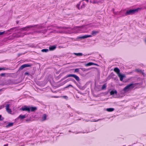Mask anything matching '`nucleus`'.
<instances>
[{
  "label": "nucleus",
  "mask_w": 146,
  "mask_h": 146,
  "mask_svg": "<svg viewBox=\"0 0 146 146\" xmlns=\"http://www.w3.org/2000/svg\"><path fill=\"white\" fill-rule=\"evenodd\" d=\"M41 51L42 52H47L48 51V49H44L42 50Z\"/></svg>",
  "instance_id": "obj_25"
},
{
  "label": "nucleus",
  "mask_w": 146,
  "mask_h": 146,
  "mask_svg": "<svg viewBox=\"0 0 146 146\" xmlns=\"http://www.w3.org/2000/svg\"><path fill=\"white\" fill-rule=\"evenodd\" d=\"M72 77L74 78L78 82L80 81L79 78L77 75L74 74H69L64 77L63 80L65 79L68 77Z\"/></svg>",
  "instance_id": "obj_2"
},
{
  "label": "nucleus",
  "mask_w": 146,
  "mask_h": 146,
  "mask_svg": "<svg viewBox=\"0 0 146 146\" xmlns=\"http://www.w3.org/2000/svg\"><path fill=\"white\" fill-rule=\"evenodd\" d=\"M92 35H84L79 37V38L80 39H84L88 37H92Z\"/></svg>",
  "instance_id": "obj_10"
},
{
  "label": "nucleus",
  "mask_w": 146,
  "mask_h": 146,
  "mask_svg": "<svg viewBox=\"0 0 146 146\" xmlns=\"http://www.w3.org/2000/svg\"><path fill=\"white\" fill-rule=\"evenodd\" d=\"M26 120L27 121H31V119H26Z\"/></svg>",
  "instance_id": "obj_36"
},
{
  "label": "nucleus",
  "mask_w": 146,
  "mask_h": 146,
  "mask_svg": "<svg viewBox=\"0 0 146 146\" xmlns=\"http://www.w3.org/2000/svg\"><path fill=\"white\" fill-rule=\"evenodd\" d=\"M5 75V74L3 73L1 74V76H4Z\"/></svg>",
  "instance_id": "obj_34"
},
{
  "label": "nucleus",
  "mask_w": 146,
  "mask_h": 146,
  "mask_svg": "<svg viewBox=\"0 0 146 146\" xmlns=\"http://www.w3.org/2000/svg\"><path fill=\"white\" fill-rule=\"evenodd\" d=\"M92 65H98L97 64H95V63H92V62H89L87 64H86L85 65V66H90Z\"/></svg>",
  "instance_id": "obj_12"
},
{
  "label": "nucleus",
  "mask_w": 146,
  "mask_h": 146,
  "mask_svg": "<svg viewBox=\"0 0 146 146\" xmlns=\"http://www.w3.org/2000/svg\"><path fill=\"white\" fill-rule=\"evenodd\" d=\"M99 33L98 31H93L92 32V34L93 35H96Z\"/></svg>",
  "instance_id": "obj_21"
},
{
  "label": "nucleus",
  "mask_w": 146,
  "mask_h": 146,
  "mask_svg": "<svg viewBox=\"0 0 146 146\" xmlns=\"http://www.w3.org/2000/svg\"><path fill=\"white\" fill-rule=\"evenodd\" d=\"M25 75H29V73L28 72H25Z\"/></svg>",
  "instance_id": "obj_35"
},
{
  "label": "nucleus",
  "mask_w": 146,
  "mask_h": 146,
  "mask_svg": "<svg viewBox=\"0 0 146 146\" xmlns=\"http://www.w3.org/2000/svg\"><path fill=\"white\" fill-rule=\"evenodd\" d=\"M100 1H98V2H97V1H92V0H91L90 1V3H93L94 4H96V3H99V2H100Z\"/></svg>",
  "instance_id": "obj_23"
},
{
  "label": "nucleus",
  "mask_w": 146,
  "mask_h": 146,
  "mask_svg": "<svg viewBox=\"0 0 146 146\" xmlns=\"http://www.w3.org/2000/svg\"><path fill=\"white\" fill-rule=\"evenodd\" d=\"M56 48V46L54 45L51 46H49V48L50 50H53L55 49Z\"/></svg>",
  "instance_id": "obj_13"
},
{
  "label": "nucleus",
  "mask_w": 146,
  "mask_h": 146,
  "mask_svg": "<svg viewBox=\"0 0 146 146\" xmlns=\"http://www.w3.org/2000/svg\"><path fill=\"white\" fill-rule=\"evenodd\" d=\"M85 5L84 3L83 4V5L81 6L80 9H81L82 8H83L84 7Z\"/></svg>",
  "instance_id": "obj_30"
},
{
  "label": "nucleus",
  "mask_w": 146,
  "mask_h": 146,
  "mask_svg": "<svg viewBox=\"0 0 146 146\" xmlns=\"http://www.w3.org/2000/svg\"><path fill=\"white\" fill-rule=\"evenodd\" d=\"M68 87H69V86H66V87H65V88H68Z\"/></svg>",
  "instance_id": "obj_44"
},
{
  "label": "nucleus",
  "mask_w": 146,
  "mask_h": 146,
  "mask_svg": "<svg viewBox=\"0 0 146 146\" xmlns=\"http://www.w3.org/2000/svg\"><path fill=\"white\" fill-rule=\"evenodd\" d=\"M26 117V116L25 115H21L19 116V117H18V118H20L21 119H23Z\"/></svg>",
  "instance_id": "obj_15"
},
{
  "label": "nucleus",
  "mask_w": 146,
  "mask_h": 146,
  "mask_svg": "<svg viewBox=\"0 0 146 146\" xmlns=\"http://www.w3.org/2000/svg\"><path fill=\"white\" fill-rule=\"evenodd\" d=\"M29 109L30 111H31L32 112L35 111L37 110V108L36 107H29Z\"/></svg>",
  "instance_id": "obj_9"
},
{
  "label": "nucleus",
  "mask_w": 146,
  "mask_h": 146,
  "mask_svg": "<svg viewBox=\"0 0 146 146\" xmlns=\"http://www.w3.org/2000/svg\"><path fill=\"white\" fill-rule=\"evenodd\" d=\"M31 65L29 64H25L21 66L19 68V70H22L24 68L27 67H30Z\"/></svg>",
  "instance_id": "obj_6"
},
{
  "label": "nucleus",
  "mask_w": 146,
  "mask_h": 146,
  "mask_svg": "<svg viewBox=\"0 0 146 146\" xmlns=\"http://www.w3.org/2000/svg\"><path fill=\"white\" fill-rule=\"evenodd\" d=\"M72 81L74 82L77 85V86L79 87V85H78V84L74 80V79H72Z\"/></svg>",
  "instance_id": "obj_27"
},
{
  "label": "nucleus",
  "mask_w": 146,
  "mask_h": 146,
  "mask_svg": "<svg viewBox=\"0 0 146 146\" xmlns=\"http://www.w3.org/2000/svg\"><path fill=\"white\" fill-rule=\"evenodd\" d=\"M20 110L23 111H26L28 112H30L29 107H28L27 106H25L23 107L20 108Z\"/></svg>",
  "instance_id": "obj_5"
},
{
  "label": "nucleus",
  "mask_w": 146,
  "mask_h": 146,
  "mask_svg": "<svg viewBox=\"0 0 146 146\" xmlns=\"http://www.w3.org/2000/svg\"><path fill=\"white\" fill-rule=\"evenodd\" d=\"M37 26V25H29L25 27H24L21 28L20 29V30L21 31H28L29 30V29L32 28H35Z\"/></svg>",
  "instance_id": "obj_4"
},
{
  "label": "nucleus",
  "mask_w": 146,
  "mask_h": 146,
  "mask_svg": "<svg viewBox=\"0 0 146 146\" xmlns=\"http://www.w3.org/2000/svg\"><path fill=\"white\" fill-rule=\"evenodd\" d=\"M80 69H81L82 70L85 71H88L89 70H90V69H86L84 68H80Z\"/></svg>",
  "instance_id": "obj_20"
},
{
  "label": "nucleus",
  "mask_w": 146,
  "mask_h": 146,
  "mask_svg": "<svg viewBox=\"0 0 146 146\" xmlns=\"http://www.w3.org/2000/svg\"><path fill=\"white\" fill-rule=\"evenodd\" d=\"M63 97L65 98H68V97L67 96H63Z\"/></svg>",
  "instance_id": "obj_39"
},
{
  "label": "nucleus",
  "mask_w": 146,
  "mask_h": 146,
  "mask_svg": "<svg viewBox=\"0 0 146 146\" xmlns=\"http://www.w3.org/2000/svg\"><path fill=\"white\" fill-rule=\"evenodd\" d=\"M137 84V83H131L125 86L123 90L125 92H128L132 89Z\"/></svg>",
  "instance_id": "obj_1"
},
{
  "label": "nucleus",
  "mask_w": 146,
  "mask_h": 146,
  "mask_svg": "<svg viewBox=\"0 0 146 146\" xmlns=\"http://www.w3.org/2000/svg\"><path fill=\"white\" fill-rule=\"evenodd\" d=\"M135 71L138 72H140L141 73H143V72H142L141 70L139 69H136L135 70Z\"/></svg>",
  "instance_id": "obj_24"
},
{
  "label": "nucleus",
  "mask_w": 146,
  "mask_h": 146,
  "mask_svg": "<svg viewBox=\"0 0 146 146\" xmlns=\"http://www.w3.org/2000/svg\"><path fill=\"white\" fill-rule=\"evenodd\" d=\"M6 69L4 68H0V70H5Z\"/></svg>",
  "instance_id": "obj_32"
},
{
  "label": "nucleus",
  "mask_w": 146,
  "mask_h": 146,
  "mask_svg": "<svg viewBox=\"0 0 146 146\" xmlns=\"http://www.w3.org/2000/svg\"><path fill=\"white\" fill-rule=\"evenodd\" d=\"M68 87H69V86H66V87H65V88H68Z\"/></svg>",
  "instance_id": "obj_43"
},
{
  "label": "nucleus",
  "mask_w": 146,
  "mask_h": 146,
  "mask_svg": "<svg viewBox=\"0 0 146 146\" xmlns=\"http://www.w3.org/2000/svg\"><path fill=\"white\" fill-rule=\"evenodd\" d=\"M117 92L116 90H112L110 92V94L111 95H113L115 94H117Z\"/></svg>",
  "instance_id": "obj_14"
},
{
  "label": "nucleus",
  "mask_w": 146,
  "mask_h": 146,
  "mask_svg": "<svg viewBox=\"0 0 146 146\" xmlns=\"http://www.w3.org/2000/svg\"><path fill=\"white\" fill-rule=\"evenodd\" d=\"M19 22V21H17V22H16L17 23V24H18Z\"/></svg>",
  "instance_id": "obj_42"
},
{
  "label": "nucleus",
  "mask_w": 146,
  "mask_h": 146,
  "mask_svg": "<svg viewBox=\"0 0 146 146\" xmlns=\"http://www.w3.org/2000/svg\"><path fill=\"white\" fill-rule=\"evenodd\" d=\"M2 90V89H0V92L1 91V90Z\"/></svg>",
  "instance_id": "obj_45"
},
{
  "label": "nucleus",
  "mask_w": 146,
  "mask_h": 146,
  "mask_svg": "<svg viewBox=\"0 0 146 146\" xmlns=\"http://www.w3.org/2000/svg\"><path fill=\"white\" fill-rule=\"evenodd\" d=\"M101 119H98V120H96V121H93V122H97L98 121H99V120H101Z\"/></svg>",
  "instance_id": "obj_37"
},
{
  "label": "nucleus",
  "mask_w": 146,
  "mask_h": 146,
  "mask_svg": "<svg viewBox=\"0 0 146 146\" xmlns=\"http://www.w3.org/2000/svg\"><path fill=\"white\" fill-rule=\"evenodd\" d=\"M118 76L120 80L121 81H122L123 80V78H125V75H122V74H121L120 73L118 75Z\"/></svg>",
  "instance_id": "obj_8"
},
{
  "label": "nucleus",
  "mask_w": 146,
  "mask_h": 146,
  "mask_svg": "<svg viewBox=\"0 0 146 146\" xmlns=\"http://www.w3.org/2000/svg\"><path fill=\"white\" fill-rule=\"evenodd\" d=\"M69 80H69V79H68L66 80V81L67 82L69 81Z\"/></svg>",
  "instance_id": "obj_40"
},
{
  "label": "nucleus",
  "mask_w": 146,
  "mask_h": 146,
  "mask_svg": "<svg viewBox=\"0 0 146 146\" xmlns=\"http://www.w3.org/2000/svg\"><path fill=\"white\" fill-rule=\"evenodd\" d=\"M5 33V31H4L2 32H0V35H2L3 34H4Z\"/></svg>",
  "instance_id": "obj_29"
},
{
  "label": "nucleus",
  "mask_w": 146,
  "mask_h": 146,
  "mask_svg": "<svg viewBox=\"0 0 146 146\" xmlns=\"http://www.w3.org/2000/svg\"><path fill=\"white\" fill-rule=\"evenodd\" d=\"M8 145L7 144H5V145H4V146H8Z\"/></svg>",
  "instance_id": "obj_41"
},
{
  "label": "nucleus",
  "mask_w": 146,
  "mask_h": 146,
  "mask_svg": "<svg viewBox=\"0 0 146 146\" xmlns=\"http://www.w3.org/2000/svg\"><path fill=\"white\" fill-rule=\"evenodd\" d=\"M114 110V109L113 108H108L106 109V110L109 112H111Z\"/></svg>",
  "instance_id": "obj_16"
},
{
  "label": "nucleus",
  "mask_w": 146,
  "mask_h": 146,
  "mask_svg": "<svg viewBox=\"0 0 146 146\" xmlns=\"http://www.w3.org/2000/svg\"><path fill=\"white\" fill-rule=\"evenodd\" d=\"M46 114H44L43 115L42 117V121H44L46 119Z\"/></svg>",
  "instance_id": "obj_18"
},
{
  "label": "nucleus",
  "mask_w": 146,
  "mask_h": 146,
  "mask_svg": "<svg viewBox=\"0 0 146 146\" xmlns=\"http://www.w3.org/2000/svg\"><path fill=\"white\" fill-rule=\"evenodd\" d=\"M4 119V118L2 117L1 115H0V121H3Z\"/></svg>",
  "instance_id": "obj_28"
},
{
  "label": "nucleus",
  "mask_w": 146,
  "mask_h": 146,
  "mask_svg": "<svg viewBox=\"0 0 146 146\" xmlns=\"http://www.w3.org/2000/svg\"><path fill=\"white\" fill-rule=\"evenodd\" d=\"M59 28H61V29H68V28H69L68 27H59Z\"/></svg>",
  "instance_id": "obj_31"
},
{
  "label": "nucleus",
  "mask_w": 146,
  "mask_h": 146,
  "mask_svg": "<svg viewBox=\"0 0 146 146\" xmlns=\"http://www.w3.org/2000/svg\"><path fill=\"white\" fill-rule=\"evenodd\" d=\"M13 123H9L6 126V127L7 128H8L12 126L13 125Z\"/></svg>",
  "instance_id": "obj_17"
},
{
  "label": "nucleus",
  "mask_w": 146,
  "mask_h": 146,
  "mask_svg": "<svg viewBox=\"0 0 146 146\" xmlns=\"http://www.w3.org/2000/svg\"><path fill=\"white\" fill-rule=\"evenodd\" d=\"M74 54L76 55L77 56H82L83 55V54L81 53H74Z\"/></svg>",
  "instance_id": "obj_19"
},
{
  "label": "nucleus",
  "mask_w": 146,
  "mask_h": 146,
  "mask_svg": "<svg viewBox=\"0 0 146 146\" xmlns=\"http://www.w3.org/2000/svg\"><path fill=\"white\" fill-rule=\"evenodd\" d=\"M6 109L7 111L9 113H11L12 112L11 110L9 109V105L7 104L6 105Z\"/></svg>",
  "instance_id": "obj_7"
},
{
  "label": "nucleus",
  "mask_w": 146,
  "mask_h": 146,
  "mask_svg": "<svg viewBox=\"0 0 146 146\" xmlns=\"http://www.w3.org/2000/svg\"><path fill=\"white\" fill-rule=\"evenodd\" d=\"M55 97V98H58V97Z\"/></svg>",
  "instance_id": "obj_46"
},
{
  "label": "nucleus",
  "mask_w": 146,
  "mask_h": 146,
  "mask_svg": "<svg viewBox=\"0 0 146 146\" xmlns=\"http://www.w3.org/2000/svg\"><path fill=\"white\" fill-rule=\"evenodd\" d=\"M68 86H69V87H70V86H71V87H73L72 86V85L71 84H69Z\"/></svg>",
  "instance_id": "obj_38"
},
{
  "label": "nucleus",
  "mask_w": 146,
  "mask_h": 146,
  "mask_svg": "<svg viewBox=\"0 0 146 146\" xmlns=\"http://www.w3.org/2000/svg\"><path fill=\"white\" fill-rule=\"evenodd\" d=\"M114 71L116 72L117 75L119 74H120V70L118 68H114L113 70Z\"/></svg>",
  "instance_id": "obj_11"
},
{
  "label": "nucleus",
  "mask_w": 146,
  "mask_h": 146,
  "mask_svg": "<svg viewBox=\"0 0 146 146\" xmlns=\"http://www.w3.org/2000/svg\"><path fill=\"white\" fill-rule=\"evenodd\" d=\"M106 84H104L103 85L101 89L102 90H105V89H106Z\"/></svg>",
  "instance_id": "obj_22"
},
{
  "label": "nucleus",
  "mask_w": 146,
  "mask_h": 146,
  "mask_svg": "<svg viewBox=\"0 0 146 146\" xmlns=\"http://www.w3.org/2000/svg\"><path fill=\"white\" fill-rule=\"evenodd\" d=\"M80 69V68H76L74 69V72H78L79 71V70Z\"/></svg>",
  "instance_id": "obj_26"
},
{
  "label": "nucleus",
  "mask_w": 146,
  "mask_h": 146,
  "mask_svg": "<svg viewBox=\"0 0 146 146\" xmlns=\"http://www.w3.org/2000/svg\"><path fill=\"white\" fill-rule=\"evenodd\" d=\"M138 11V9H130L129 10L127 11L125 13V15H132L133 14L137 13Z\"/></svg>",
  "instance_id": "obj_3"
},
{
  "label": "nucleus",
  "mask_w": 146,
  "mask_h": 146,
  "mask_svg": "<svg viewBox=\"0 0 146 146\" xmlns=\"http://www.w3.org/2000/svg\"><path fill=\"white\" fill-rule=\"evenodd\" d=\"M79 6H80V4H77V5H76V7H77L79 9H80V8L79 7Z\"/></svg>",
  "instance_id": "obj_33"
}]
</instances>
